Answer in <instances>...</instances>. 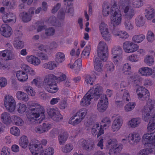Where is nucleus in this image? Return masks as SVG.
<instances>
[{
    "instance_id": "1",
    "label": "nucleus",
    "mask_w": 155,
    "mask_h": 155,
    "mask_svg": "<svg viewBox=\"0 0 155 155\" xmlns=\"http://www.w3.org/2000/svg\"><path fill=\"white\" fill-rule=\"evenodd\" d=\"M103 88L99 85L97 84L91 88L85 95L80 102L81 105L88 106L91 104V99L94 98L97 100L99 98L100 95L103 92Z\"/></svg>"
},
{
    "instance_id": "2",
    "label": "nucleus",
    "mask_w": 155,
    "mask_h": 155,
    "mask_svg": "<svg viewBox=\"0 0 155 155\" xmlns=\"http://www.w3.org/2000/svg\"><path fill=\"white\" fill-rule=\"evenodd\" d=\"M31 106L32 107L30 109L31 112L27 114V118L31 124L33 123L39 116L41 117V120L45 118V110L42 106L36 103H32Z\"/></svg>"
},
{
    "instance_id": "3",
    "label": "nucleus",
    "mask_w": 155,
    "mask_h": 155,
    "mask_svg": "<svg viewBox=\"0 0 155 155\" xmlns=\"http://www.w3.org/2000/svg\"><path fill=\"white\" fill-rule=\"evenodd\" d=\"M117 0H111V8L110 18L111 24L113 26L116 27L120 25L122 22V15L120 7L117 5Z\"/></svg>"
},
{
    "instance_id": "4",
    "label": "nucleus",
    "mask_w": 155,
    "mask_h": 155,
    "mask_svg": "<svg viewBox=\"0 0 155 155\" xmlns=\"http://www.w3.org/2000/svg\"><path fill=\"white\" fill-rule=\"evenodd\" d=\"M57 78L52 74L46 75L44 80L43 84L46 90L51 93H55L58 90V88L55 80Z\"/></svg>"
},
{
    "instance_id": "5",
    "label": "nucleus",
    "mask_w": 155,
    "mask_h": 155,
    "mask_svg": "<svg viewBox=\"0 0 155 155\" xmlns=\"http://www.w3.org/2000/svg\"><path fill=\"white\" fill-rule=\"evenodd\" d=\"M87 112V110L82 108L79 110L69 120L68 123L73 126L78 124L84 120Z\"/></svg>"
},
{
    "instance_id": "6",
    "label": "nucleus",
    "mask_w": 155,
    "mask_h": 155,
    "mask_svg": "<svg viewBox=\"0 0 155 155\" xmlns=\"http://www.w3.org/2000/svg\"><path fill=\"white\" fill-rule=\"evenodd\" d=\"M142 142L144 145L150 147H153L155 145V130L152 132L144 133L142 138Z\"/></svg>"
},
{
    "instance_id": "7",
    "label": "nucleus",
    "mask_w": 155,
    "mask_h": 155,
    "mask_svg": "<svg viewBox=\"0 0 155 155\" xmlns=\"http://www.w3.org/2000/svg\"><path fill=\"white\" fill-rule=\"evenodd\" d=\"M3 104L5 109L10 112H13L15 109L16 101L12 96L6 95L4 96Z\"/></svg>"
},
{
    "instance_id": "8",
    "label": "nucleus",
    "mask_w": 155,
    "mask_h": 155,
    "mask_svg": "<svg viewBox=\"0 0 155 155\" xmlns=\"http://www.w3.org/2000/svg\"><path fill=\"white\" fill-rule=\"evenodd\" d=\"M98 57L102 61H105L108 58V47L106 43L104 41H100L97 49Z\"/></svg>"
},
{
    "instance_id": "9",
    "label": "nucleus",
    "mask_w": 155,
    "mask_h": 155,
    "mask_svg": "<svg viewBox=\"0 0 155 155\" xmlns=\"http://www.w3.org/2000/svg\"><path fill=\"white\" fill-rule=\"evenodd\" d=\"M142 116L145 121H149L147 127V131L151 132L155 129V114L150 115L145 113Z\"/></svg>"
},
{
    "instance_id": "10",
    "label": "nucleus",
    "mask_w": 155,
    "mask_h": 155,
    "mask_svg": "<svg viewBox=\"0 0 155 155\" xmlns=\"http://www.w3.org/2000/svg\"><path fill=\"white\" fill-rule=\"evenodd\" d=\"M103 92L100 95V99L97 104V107L99 112H103L107 109L108 105V100L106 95L103 94Z\"/></svg>"
},
{
    "instance_id": "11",
    "label": "nucleus",
    "mask_w": 155,
    "mask_h": 155,
    "mask_svg": "<svg viewBox=\"0 0 155 155\" xmlns=\"http://www.w3.org/2000/svg\"><path fill=\"white\" fill-rule=\"evenodd\" d=\"M121 9L124 13V19H131L135 15L134 11L130 3L122 5Z\"/></svg>"
},
{
    "instance_id": "12",
    "label": "nucleus",
    "mask_w": 155,
    "mask_h": 155,
    "mask_svg": "<svg viewBox=\"0 0 155 155\" xmlns=\"http://www.w3.org/2000/svg\"><path fill=\"white\" fill-rule=\"evenodd\" d=\"M123 51L121 48L119 46H114L112 49V55L113 61L117 64L122 59Z\"/></svg>"
},
{
    "instance_id": "13",
    "label": "nucleus",
    "mask_w": 155,
    "mask_h": 155,
    "mask_svg": "<svg viewBox=\"0 0 155 155\" xmlns=\"http://www.w3.org/2000/svg\"><path fill=\"white\" fill-rule=\"evenodd\" d=\"M94 140L91 138L87 140L81 139L78 142L79 147H82L87 151H90L92 149L94 146Z\"/></svg>"
},
{
    "instance_id": "14",
    "label": "nucleus",
    "mask_w": 155,
    "mask_h": 155,
    "mask_svg": "<svg viewBox=\"0 0 155 155\" xmlns=\"http://www.w3.org/2000/svg\"><path fill=\"white\" fill-rule=\"evenodd\" d=\"M136 92L138 98L140 100H147L150 97L149 91L147 89L143 86L139 87L136 90Z\"/></svg>"
},
{
    "instance_id": "15",
    "label": "nucleus",
    "mask_w": 155,
    "mask_h": 155,
    "mask_svg": "<svg viewBox=\"0 0 155 155\" xmlns=\"http://www.w3.org/2000/svg\"><path fill=\"white\" fill-rule=\"evenodd\" d=\"M123 48L126 52L131 53L136 51L138 49L139 46L130 41H127L123 43Z\"/></svg>"
},
{
    "instance_id": "16",
    "label": "nucleus",
    "mask_w": 155,
    "mask_h": 155,
    "mask_svg": "<svg viewBox=\"0 0 155 155\" xmlns=\"http://www.w3.org/2000/svg\"><path fill=\"white\" fill-rule=\"evenodd\" d=\"M127 139L130 145H134L140 141L141 137L139 133L135 132L130 134L127 136Z\"/></svg>"
},
{
    "instance_id": "17",
    "label": "nucleus",
    "mask_w": 155,
    "mask_h": 155,
    "mask_svg": "<svg viewBox=\"0 0 155 155\" xmlns=\"http://www.w3.org/2000/svg\"><path fill=\"white\" fill-rule=\"evenodd\" d=\"M29 149L33 155H39L42 150V147L39 143L29 145Z\"/></svg>"
},
{
    "instance_id": "18",
    "label": "nucleus",
    "mask_w": 155,
    "mask_h": 155,
    "mask_svg": "<svg viewBox=\"0 0 155 155\" xmlns=\"http://www.w3.org/2000/svg\"><path fill=\"white\" fill-rule=\"evenodd\" d=\"M123 120L122 117L118 116L113 120L111 125V130L113 132H116L119 130L122 127Z\"/></svg>"
},
{
    "instance_id": "19",
    "label": "nucleus",
    "mask_w": 155,
    "mask_h": 155,
    "mask_svg": "<svg viewBox=\"0 0 155 155\" xmlns=\"http://www.w3.org/2000/svg\"><path fill=\"white\" fill-rule=\"evenodd\" d=\"M148 101L146 103V105L144 107L143 110L142 116H143L144 113H148V114H154L152 113V109L155 104L154 100H151L149 99H147Z\"/></svg>"
},
{
    "instance_id": "20",
    "label": "nucleus",
    "mask_w": 155,
    "mask_h": 155,
    "mask_svg": "<svg viewBox=\"0 0 155 155\" xmlns=\"http://www.w3.org/2000/svg\"><path fill=\"white\" fill-rule=\"evenodd\" d=\"M91 132L94 136L97 135V137H98L104 133V131L102 127L99 126V124H94L91 128Z\"/></svg>"
},
{
    "instance_id": "21",
    "label": "nucleus",
    "mask_w": 155,
    "mask_h": 155,
    "mask_svg": "<svg viewBox=\"0 0 155 155\" xmlns=\"http://www.w3.org/2000/svg\"><path fill=\"white\" fill-rule=\"evenodd\" d=\"M16 18L15 15L12 13L5 14L2 16L3 21L5 23H15L16 21Z\"/></svg>"
},
{
    "instance_id": "22",
    "label": "nucleus",
    "mask_w": 155,
    "mask_h": 155,
    "mask_svg": "<svg viewBox=\"0 0 155 155\" xmlns=\"http://www.w3.org/2000/svg\"><path fill=\"white\" fill-rule=\"evenodd\" d=\"M0 31L2 35L7 38L10 37L12 33V28L6 24H4L2 26Z\"/></svg>"
},
{
    "instance_id": "23",
    "label": "nucleus",
    "mask_w": 155,
    "mask_h": 155,
    "mask_svg": "<svg viewBox=\"0 0 155 155\" xmlns=\"http://www.w3.org/2000/svg\"><path fill=\"white\" fill-rule=\"evenodd\" d=\"M0 55L5 58V59L6 60H12L14 59L15 58L14 54L9 50H5L0 51Z\"/></svg>"
},
{
    "instance_id": "24",
    "label": "nucleus",
    "mask_w": 155,
    "mask_h": 155,
    "mask_svg": "<svg viewBox=\"0 0 155 155\" xmlns=\"http://www.w3.org/2000/svg\"><path fill=\"white\" fill-rule=\"evenodd\" d=\"M26 59L28 62L35 66H38L41 63L40 60L37 57L32 55L27 56Z\"/></svg>"
},
{
    "instance_id": "25",
    "label": "nucleus",
    "mask_w": 155,
    "mask_h": 155,
    "mask_svg": "<svg viewBox=\"0 0 155 155\" xmlns=\"http://www.w3.org/2000/svg\"><path fill=\"white\" fill-rule=\"evenodd\" d=\"M113 34L115 37H118L122 39H126L129 36V35L125 31H117L114 30L113 31Z\"/></svg>"
},
{
    "instance_id": "26",
    "label": "nucleus",
    "mask_w": 155,
    "mask_h": 155,
    "mask_svg": "<svg viewBox=\"0 0 155 155\" xmlns=\"http://www.w3.org/2000/svg\"><path fill=\"white\" fill-rule=\"evenodd\" d=\"M138 72L143 76H148L152 74V69L148 67H143L138 70Z\"/></svg>"
},
{
    "instance_id": "27",
    "label": "nucleus",
    "mask_w": 155,
    "mask_h": 155,
    "mask_svg": "<svg viewBox=\"0 0 155 155\" xmlns=\"http://www.w3.org/2000/svg\"><path fill=\"white\" fill-rule=\"evenodd\" d=\"M123 148V145L121 144L117 143L113 147L110 148L109 154L110 155H114V154L120 152Z\"/></svg>"
},
{
    "instance_id": "28",
    "label": "nucleus",
    "mask_w": 155,
    "mask_h": 155,
    "mask_svg": "<svg viewBox=\"0 0 155 155\" xmlns=\"http://www.w3.org/2000/svg\"><path fill=\"white\" fill-rule=\"evenodd\" d=\"M140 123L141 120L139 118H133L128 122L127 125L130 127L134 128L138 126Z\"/></svg>"
},
{
    "instance_id": "29",
    "label": "nucleus",
    "mask_w": 155,
    "mask_h": 155,
    "mask_svg": "<svg viewBox=\"0 0 155 155\" xmlns=\"http://www.w3.org/2000/svg\"><path fill=\"white\" fill-rule=\"evenodd\" d=\"M1 118L2 121L5 124H8L12 122V117L8 112H4L1 115Z\"/></svg>"
},
{
    "instance_id": "30",
    "label": "nucleus",
    "mask_w": 155,
    "mask_h": 155,
    "mask_svg": "<svg viewBox=\"0 0 155 155\" xmlns=\"http://www.w3.org/2000/svg\"><path fill=\"white\" fill-rule=\"evenodd\" d=\"M16 97L18 100L24 102H27L29 100L28 94L23 91H17L16 94Z\"/></svg>"
},
{
    "instance_id": "31",
    "label": "nucleus",
    "mask_w": 155,
    "mask_h": 155,
    "mask_svg": "<svg viewBox=\"0 0 155 155\" xmlns=\"http://www.w3.org/2000/svg\"><path fill=\"white\" fill-rule=\"evenodd\" d=\"M16 77L18 80L21 82L26 81L28 78V76L22 71H19L16 73Z\"/></svg>"
},
{
    "instance_id": "32",
    "label": "nucleus",
    "mask_w": 155,
    "mask_h": 155,
    "mask_svg": "<svg viewBox=\"0 0 155 155\" xmlns=\"http://www.w3.org/2000/svg\"><path fill=\"white\" fill-rule=\"evenodd\" d=\"M94 68L95 71L98 72H101L103 71V65L101 61L98 58H95L94 59Z\"/></svg>"
},
{
    "instance_id": "33",
    "label": "nucleus",
    "mask_w": 155,
    "mask_h": 155,
    "mask_svg": "<svg viewBox=\"0 0 155 155\" xmlns=\"http://www.w3.org/2000/svg\"><path fill=\"white\" fill-rule=\"evenodd\" d=\"M110 7V4L107 2H104L102 6V14L104 16H107L108 15L110 12H111V5Z\"/></svg>"
},
{
    "instance_id": "34",
    "label": "nucleus",
    "mask_w": 155,
    "mask_h": 155,
    "mask_svg": "<svg viewBox=\"0 0 155 155\" xmlns=\"http://www.w3.org/2000/svg\"><path fill=\"white\" fill-rule=\"evenodd\" d=\"M145 15L147 19L150 20L154 17L155 11L153 8H149L145 10Z\"/></svg>"
},
{
    "instance_id": "35",
    "label": "nucleus",
    "mask_w": 155,
    "mask_h": 155,
    "mask_svg": "<svg viewBox=\"0 0 155 155\" xmlns=\"http://www.w3.org/2000/svg\"><path fill=\"white\" fill-rule=\"evenodd\" d=\"M65 59V55L62 52H57L54 57V60L56 62V64L58 65L59 63L63 62Z\"/></svg>"
},
{
    "instance_id": "36",
    "label": "nucleus",
    "mask_w": 155,
    "mask_h": 155,
    "mask_svg": "<svg viewBox=\"0 0 155 155\" xmlns=\"http://www.w3.org/2000/svg\"><path fill=\"white\" fill-rule=\"evenodd\" d=\"M145 21L146 20L144 17L140 15L137 16L135 19V25L137 27H141L144 25Z\"/></svg>"
},
{
    "instance_id": "37",
    "label": "nucleus",
    "mask_w": 155,
    "mask_h": 155,
    "mask_svg": "<svg viewBox=\"0 0 155 155\" xmlns=\"http://www.w3.org/2000/svg\"><path fill=\"white\" fill-rule=\"evenodd\" d=\"M29 142L27 136L23 135L20 138L19 143L22 148H25L27 147Z\"/></svg>"
},
{
    "instance_id": "38",
    "label": "nucleus",
    "mask_w": 155,
    "mask_h": 155,
    "mask_svg": "<svg viewBox=\"0 0 155 155\" xmlns=\"http://www.w3.org/2000/svg\"><path fill=\"white\" fill-rule=\"evenodd\" d=\"M145 146L146 148L138 151L137 155H148L152 153L153 150L152 148Z\"/></svg>"
},
{
    "instance_id": "39",
    "label": "nucleus",
    "mask_w": 155,
    "mask_h": 155,
    "mask_svg": "<svg viewBox=\"0 0 155 155\" xmlns=\"http://www.w3.org/2000/svg\"><path fill=\"white\" fill-rule=\"evenodd\" d=\"M12 120L15 124L17 126H22L24 124V121L19 116L17 115H13L12 116Z\"/></svg>"
},
{
    "instance_id": "40",
    "label": "nucleus",
    "mask_w": 155,
    "mask_h": 155,
    "mask_svg": "<svg viewBox=\"0 0 155 155\" xmlns=\"http://www.w3.org/2000/svg\"><path fill=\"white\" fill-rule=\"evenodd\" d=\"M130 20L124 19V24L125 29L127 31H132L134 28V24Z\"/></svg>"
},
{
    "instance_id": "41",
    "label": "nucleus",
    "mask_w": 155,
    "mask_h": 155,
    "mask_svg": "<svg viewBox=\"0 0 155 155\" xmlns=\"http://www.w3.org/2000/svg\"><path fill=\"white\" fill-rule=\"evenodd\" d=\"M20 17L24 22H28L31 19V15H29L28 12H23L19 15Z\"/></svg>"
},
{
    "instance_id": "42",
    "label": "nucleus",
    "mask_w": 155,
    "mask_h": 155,
    "mask_svg": "<svg viewBox=\"0 0 155 155\" xmlns=\"http://www.w3.org/2000/svg\"><path fill=\"white\" fill-rule=\"evenodd\" d=\"M144 62L147 65L151 66L154 64L155 60L153 56L147 55L145 57Z\"/></svg>"
},
{
    "instance_id": "43",
    "label": "nucleus",
    "mask_w": 155,
    "mask_h": 155,
    "mask_svg": "<svg viewBox=\"0 0 155 155\" xmlns=\"http://www.w3.org/2000/svg\"><path fill=\"white\" fill-rule=\"evenodd\" d=\"M145 36L143 34L135 35L132 38V41L134 43H139L142 42L145 38Z\"/></svg>"
},
{
    "instance_id": "44",
    "label": "nucleus",
    "mask_w": 155,
    "mask_h": 155,
    "mask_svg": "<svg viewBox=\"0 0 155 155\" xmlns=\"http://www.w3.org/2000/svg\"><path fill=\"white\" fill-rule=\"evenodd\" d=\"M58 66L54 61H50L47 63H44L43 65V67L46 69L52 70Z\"/></svg>"
},
{
    "instance_id": "45",
    "label": "nucleus",
    "mask_w": 155,
    "mask_h": 155,
    "mask_svg": "<svg viewBox=\"0 0 155 155\" xmlns=\"http://www.w3.org/2000/svg\"><path fill=\"white\" fill-rule=\"evenodd\" d=\"M68 137V134L66 133H63L59 134L58 138L60 145H63L67 140Z\"/></svg>"
},
{
    "instance_id": "46",
    "label": "nucleus",
    "mask_w": 155,
    "mask_h": 155,
    "mask_svg": "<svg viewBox=\"0 0 155 155\" xmlns=\"http://www.w3.org/2000/svg\"><path fill=\"white\" fill-rule=\"evenodd\" d=\"M110 123V118L108 117H105L103 118L101 120V126L102 128H104L106 129L109 127Z\"/></svg>"
},
{
    "instance_id": "47",
    "label": "nucleus",
    "mask_w": 155,
    "mask_h": 155,
    "mask_svg": "<svg viewBox=\"0 0 155 155\" xmlns=\"http://www.w3.org/2000/svg\"><path fill=\"white\" fill-rule=\"evenodd\" d=\"M81 59L79 58L75 61L73 65H72L69 64L68 65V66L71 68H75L78 70L80 69L81 66Z\"/></svg>"
},
{
    "instance_id": "48",
    "label": "nucleus",
    "mask_w": 155,
    "mask_h": 155,
    "mask_svg": "<svg viewBox=\"0 0 155 155\" xmlns=\"http://www.w3.org/2000/svg\"><path fill=\"white\" fill-rule=\"evenodd\" d=\"M108 27L106 24L104 22H101L99 25V29L101 34L109 31Z\"/></svg>"
},
{
    "instance_id": "49",
    "label": "nucleus",
    "mask_w": 155,
    "mask_h": 155,
    "mask_svg": "<svg viewBox=\"0 0 155 155\" xmlns=\"http://www.w3.org/2000/svg\"><path fill=\"white\" fill-rule=\"evenodd\" d=\"M54 153V150L52 147H49L45 150H42L39 155H53Z\"/></svg>"
},
{
    "instance_id": "50",
    "label": "nucleus",
    "mask_w": 155,
    "mask_h": 155,
    "mask_svg": "<svg viewBox=\"0 0 155 155\" xmlns=\"http://www.w3.org/2000/svg\"><path fill=\"white\" fill-rule=\"evenodd\" d=\"M23 89L29 95H30L32 96L35 95V92L33 88L31 86H25L23 87Z\"/></svg>"
},
{
    "instance_id": "51",
    "label": "nucleus",
    "mask_w": 155,
    "mask_h": 155,
    "mask_svg": "<svg viewBox=\"0 0 155 155\" xmlns=\"http://www.w3.org/2000/svg\"><path fill=\"white\" fill-rule=\"evenodd\" d=\"M144 0H133L132 5L135 8H139L142 6L143 5Z\"/></svg>"
},
{
    "instance_id": "52",
    "label": "nucleus",
    "mask_w": 155,
    "mask_h": 155,
    "mask_svg": "<svg viewBox=\"0 0 155 155\" xmlns=\"http://www.w3.org/2000/svg\"><path fill=\"white\" fill-rule=\"evenodd\" d=\"M131 67L130 64L128 63H126L123 65L122 71L124 74H127L131 72Z\"/></svg>"
},
{
    "instance_id": "53",
    "label": "nucleus",
    "mask_w": 155,
    "mask_h": 155,
    "mask_svg": "<svg viewBox=\"0 0 155 155\" xmlns=\"http://www.w3.org/2000/svg\"><path fill=\"white\" fill-rule=\"evenodd\" d=\"M136 104L134 102H130L126 104L124 106V110L126 112L132 110L135 107Z\"/></svg>"
},
{
    "instance_id": "54",
    "label": "nucleus",
    "mask_w": 155,
    "mask_h": 155,
    "mask_svg": "<svg viewBox=\"0 0 155 155\" xmlns=\"http://www.w3.org/2000/svg\"><path fill=\"white\" fill-rule=\"evenodd\" d=\"M17 111L19 113L23 114L25 112L27 109V107L25 104L20 103L18 104L17 106Z\"/></svg>"
},
{
    "instance_id": "55",
    "label": "nucleus",
    "mask_w": 155,
    "mask_h": 155,
    "mask_svg": "<svg viewBox=\"0 0 155 155\" xmlns=\"http://www.w3.org/2000/svg\"><path fill=\"white\" fill-rule=\"evenodd\" d=\"M117 143V139L114 138L109 139L107 141L106 147L108 148H112L114 147Z\"/></svg>"
},
{
    "instance_id": "56",
    "label": "nucleus",
    "mask_w": 155,
    "mask_h": 155,
    "mask_svg": "<svg viewBox=\"0 0 155 155\" xmlns=\"http://www.w3.org/2000/svg\"><path fill=\"white\" fill-rule=\"evenodd\" d=\"M55 32V30L53 28L51 27L46 28L45 32V37L53 36Z\"/></svg>"
},
{
    "instance_id": "57",
    "label": "nucleus",
    "mask_w": 155,
    "mask_h": 155,
    "mask_svg": "<svg viewBox=\"0 0 155 155\" xmlns=\"http://www.w3.org/2000/svg\"><path fill=\"white\" fill-rule=\"evenodd\" d=\"M48 21L49 23L51 25L57 26L59 25L58 21L54 16H51L50 17Z\"/></svg>"
},
{
    "instance_id": "58",
    "label": "nucleus",
    "mask_w": 155,
    "mask_h": 155,
    "mask_svg": "<svg viewBox=\"0 0 155 155\" xmlns=\"http://www.w3.org/2000/svg\"><path fill=\"white\" fill-rule=\"evenodd\" d=\"M122 99L123 101H129L130 100V96L129 92L128 91L124 90Z\"/></svg>"
},
{
    "instance_id": "59",
    "label": "nucleus",
    "mask_w": 155,
    "mask_h": 155,
    "mask_svg": "<svg viewBox=\"0 0 155 155\" xmlns=\"http://www.w3.org/2000/svg\"><path fill=\"white\" fill-rule=\"evenodd\" d=\"M11 133L13 135L18 136L20 134V130L17 127L14 126L10 128Z\"/></svg>"
},
{
    "instance_id": "60",
    "label": "nucleus",
    "mask_w": 155,
    "mask_h": 155,
    "mask_svg": "<svg viewBox=\"0 0 155 155\" xmlns=\"http://www.w3.org/2000/svg\"><path fill=\"white\" fill-rule=\"evenodd\" d=\"M91 49V46L89 45H87L82 53V55L88 58Z\"/></svg>"
},
{
    "instance_id": "61",
    "label": "nucleus",
    "mask_w": 155,
    "mask_h": 155,
    "mask_svg": "<svg viewBox=\"0 0 155 155\" xmlns=\"http://www.w3.org/2000/svg\"><path fill=\"white\" fill-rule=\"evenodd\" d=\"M47 112L49 116L51 118L54 115L56 114L57 113H58L59 112L54 108L48 107L47 109Z\"/></svg>"
},
{
    "instance_id": "62",
    "label": "nucleus",
    "mask_w": 155,
    "mask_h": 155,
    "mask_svg": "<svg viewBox=\"0 0 155 155\" xmlns=\"http://www.w3.org/2000/svg\"><path fill=\"white\" fill-rule=\"evenodd\" d=\"M14 47L17 49H21L23 48L24 46L23 42L18 39H16L14 43Z\"/></svg>"
},
{
    "instance_id": "63",
    "label": "nucleus",
    "mask_w": 155,
    "mask_h": 155,
    "mask_svg": "<svg viewBox=\"0 0 155 155\" xmlns=\"http://www.w3.org/2000/svg\"><path fill=\"white\" fill-rule=\"evenodd\" d=\"M147 39L150 42H153L155 39V36L153 32L151 31H149L147 35Z\"/></svg>"
},
{
    "instance_id": "64",
    "label": "nucleus",
    "mask_w": 155,
    "mask_h": 155,
    "mask_svg": "<svg viewBox=\"0 0 155 155\" xmlns=\"http://www.w3.org/2000/svg\"><path fill=\"white\" fill-rule=\"evenodd\" d=\"M73 149V147L72 144H67L62 148V151L65 153L70 152Z\"/></svg>"
}]
</instances>
